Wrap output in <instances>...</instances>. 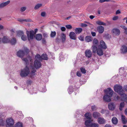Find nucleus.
I'll list each match as a JSON object with an SVG mask.
<instances>
[{"mask_svg":"<svg viewBox=\"0 0 127 127\" xmlns=\"http://www.w3.org/2000/svg\"><path fill=\"white\" fill-rule=\"evenodd\" d=\"M26 7H23L21 8L20 10L21 11L23 12L26 9Z\"/></svg>","mask_w":127,"mask_h":127,"instance_id":"obj_48","label":"nucleus"},{"mask_svg":"<svg viewBox=\"0 0 127 127\" xmlns=\"http://www.w3.org/2000/svg\"><path fill=\"white\" fill-rule=\"evenodd\" d=\"M91 34L93 36H95L96 35V33L95 32H92Z\"/></svg>","mask_w":127,"mask_h":127,"instance_id":"obj_56","label":"nucleus"},{"mask_svg":"<svg viewBox=\"0 0 127 127\" xmlns=\"http://www.w3.org/2000/svg\"><path fill=\"white\" fill-rule=\"evenodd\" d=\"M24 34V32L23 31H19L17 32V35L18 36H22Z\"/></svg>","mask_w":127,"mask_h":127,"instance_id":"obj_35","label":"nucleus"},{"mask_svg":"<svg viewBox=\"0 0 127 127\" xmlns=\"http://www.w3.org/2000/svg\"><path fill=\"white\" fill-rule=\"evenodd\" d=\"M42 43H45V39H43L42 40Z\"/></svg>","mask_w":127,"mask_h":127,"instance_id":"obj_63","label":"nucleus"},{"mask_svg":"<svg viewBox=\"0 0 127 127\" xmlns=\"http://www.w3.org/2000/svg\"><path fill=\"white\" fill-rule=\"evenodd\" d=\"M10 2V1L9 0H8L5 2H3L0 4V8L3 7L8 4Z\"/></svg>","mask_w":127,"mask_h":127,"instance_id":"obj_17","label":"nucleus"},{"mask_svg":"<svg viewBox=\"0 0 127 127\" xmlns=\"http://www.w3.org/2000/svg\"><path fill=\"white\" fill-rule=\"evenodd\" d=\"M108 106V108L110 110H113L114 109L115 106L114 104L112 103H109Z\"/></svg>","mask_w":127,"mask_h":127,"instance_id":"obj_22","label":"nucleus"},{"mask_svg":"<svg viewBox=\"0 0 127 127\" xmlns=\"http://www.w3.org/2000/svg\"><path fill=\"white\" fill-rule=\"evenodd\" d=\"M2 41L3 43H6L9 42L10 40L8 37L7 36H5L3 37L2 40Z\"/></svg>","mask_w":127,"mask_h":127,"instance_id":"obj_12","label":"nucleus"},{"mask_svg":"<svg viewBox=\"0 0 127 127\" xmlns=\"http://www.w3.org/2000/svg\"><path fill=\"white\" fill-rule=\"evenodd\" d=\"M78 38L79 40L81 41L84 40V38L83 37L82 35H81L78 37Z\"/></svg>","mask_w":127,"mask_h":127,"instance_id":"obj_50","label":"nucleus"},{"mask_svg":"<svg viewBox=\"0 0 127 127\" xmlns=\"http://www.w3.org/2000/svg\"><path fill=\"white\" fill-rule=\"evenodd\" d=\"M66 36L64 33L62 32L61 34V38L63 42H64L66 39Z\"/></svg>","mask_w":127,"mask_h":127,"instance_id":"obj_24","label":"nucleus"},{"mask_svg":"<svg viewBox=\"0 0 127 127\" xmlns=\"http://www.w3.org/2000/svg\"><path fill=\"white\" fill-rule=\"evenodd\" d=\"M87 26V25L85 24L82 23L81 24V26L82 27H85Z\"/></svg>","mask_w":127,"mask_h":127,"instance_id":"obj_52","label":"nucleus"},{"mask_svg":"<svg viewBox=\"0 0 127 127\" xmlns=\"http://www.w3.org/2000/svg\"><path fill=\"white\" fill-rule=\"evenodd\" d=\"M41 61L42 60H47L48 59V58L47 57V55L46 54H43L41 56Z\"/></svg>","mask_w":127,"mask_h":127,"instance_id":"obj_29","label":"nucleus"},{"mask_svg":"<svg viewBox=\"0 0 127 127\" xmlns=\"http://www.w3.org/2000/svg\"><path fill=\"white\" fill-rule=\"evenodd\" d=\"M98 43V41L97 40L96 38H94L93 41V45L96 46L97 45Z\"/></svg>","mask_w":127,"mask_h":127,"instance_id":"obj_34","label":"nucleus"},{"mask_svg":"<svg viewBox=\"0 0 127 127\" xmlns=\"http://www.w3.org/2000/svg\"><path fill=\"white\" fill-rule=\"evenodd\" d=\"M105 1H111L112 2H115V1H114L111 0H99V2L100 3H102Z\"/></svg>","mask_w":127,"mask_h":127,"instance_id":"obj_40","label":"nucleus"},{"mask_svg":"<svg viewBox=\"0 0 127 127\" xmlns=\"http://www.w3.org/2000/svg\"><path fill=\"white\" fill-rule=\"evenodd\" d=\"M46 14V13L44 12H42L41 14V15L42 17H44Z\"/></svg>","mask_w":127,"mask_h":127,"instance_id":"obj_54","label":"nucleus"},{"mask_svg":"<svg viewBox=\"0 0 127 127\" xmlns=\"http://www.w3.org/2000/svg\"><path fill=\"white\" fill-rule=\"evenodd\" d=\"M90 120H87L86 121L85 124L86 126H89L90 123Z\"/></svg>","mask_w":127,"mask_h":127,"instance_id":"obj_39","label":"nucleus"},{"mask_svg":"<svg viewBox=\"0 0 127 127\" xmlns=\"http://www.w3.org/2000/svg\"><path fill=\"white\" fill-rule=\"evenodd\" d=\"M85 39L87 42H88L92 41L93 39L92 37L90 36H87L85 37Z\"/></svg>","mask_w":127,"mask_h":127,"instance_id":"obj_20","label":"nucleus"},{"mask_svg":"<svg viewBox=\"0 0 127 127\" xmlns=\"http://www.w3.org/2000/svg\"><path fill=\"white\" fill-rule=\"evenodd\" d=\"M100 44L101 47L104 49H106L107 48L105 42L103 40H101L100 41Z\"/></svg>","mask_w":127,"mask_h":127,"instance_id":"obj_21","label":"nucleus"},{"mask_svg":"<svg viewBox=\"0 0 127 127\" xmlns=\"http://www.w3.org/2000/svg\"><path fill=\"white\" fill-rule=\"evenodd\" d=\"M85 116L87 119H91L89 113L87 112L86 113L85 115Z\"/></svg>","mask_w":127,"mask_h":127,"instance_id":"obj_38","label":"nucleus"},{"mask_svg":"<svg viewBox=\"0 0 127 127\" xmlns=\"http://www.w3.org/2000/svg\"><path fill=\"white\" fill-rule=\"evenodd\" d=\"M77 75L79 77H80L81 76V72L79 71H78L77 72Z\"/></svg>","mask_w":127,"mask_h":127,"instance_id":"obj_49","label":"nucleus"},{"mask_svg":"<svg viewBox=\"0 0 127 127\" xmlns=\"http://www.w3.org/2000/svg\"><path fill=\"white\" fill-rule=\"evenodd\" d=\"M121 27L122 28H123L125 30L127 28L124 26H121Z\"/></svg>","mask_w":127,"mask_h":127,"instance_id":"obj_60","label":"nucleus"},{"mask_svg":"<svg viewBox=\"0 0 127 127\" xmlns=\"http://www.w3.org/2000/svg\"><path fill=\"white\" fill-rule=\"evenodd\" d=\"M16 42V39L14 38H13L10 41V43L12 45H15Z\"/></svg>","mask_w":127,"mask_h":127,"instance_id":"obj_30","label":"nucleus"},{"mask_svg":"<svg viewBox=\"0 0 127 127\" xmlns=\"http://www.w3.org/2000/svg\"><path fill=\"white\" fill-rule=\"evenodd\" d=\"M98 122L100 124H104L106 122L105 120L102 118H100L98 119Z\"/></svg>","mask_w":127,"mask_h":127,"instance_id":"obj_15","label":"nucleus"},{"mask_svg":"<svg viewBox=\"0 0 127 127\" xmlns=\"http://www.w3.org/2000/svg\"><path fill=\"white\" fill-rule=\"evenodd\" d=\"M97 30L99 33L101 34L104 31V28L101 26H100L97 27Z\"/></svg>","mask_w":127,"mask_h":127,"instance_id":"obj_14","label":"nucleus"},{"mask_svg":"<svg viewBox=\"0 0 127 127\" xmlns=\"http://www.w3.org/2000/svg\"><path fill=\"white\" fill-rule=\"evenodd\" d=\"M15 127H23V125L21 123L19 122L16 124Z\"/></svg>","mask_w":127,"mask_h":127,"instance_id":"obj_32","label":"nucleus"},{"mask_svg":"<svg viewBox=\"0 0 127 127\" xmlns=\"http://www.w3.org/2000/svg\"><path fill=\"white\" fill-rule=\"evenodd\" d=\"M99 115V114L96 112H94L93 113V116L95 118H97Z\"/></svg>","mask_w":127,"mask_h":127,"instance_id":"obj_31","label":"nucleus"},{"mask_svg":"<svg viewBox=\"0 0 127 127\" xmlns=\"http://www.w3.org/2000/svg\"><path fill=\"white\" fill-rule=\"evenodd\" d=\"M125 104L124 102H121L120 105L119 109L120 110L122 111L123 108L125 106Z\"/></svg>","mask_w":127,"mask_h":127,"instance_id":"obj_26","label":"nucleus"},{"mask_svg":"<svg viewBox=\"0 0 127 127\" xmlns=\"http://www.w3.org/2000/svg\"><path fill=\"white\" fill-rule=\"evenodd\" d=\"M42 5L41 4H38L35 6L34 7L35 10H37L40 7L42 6Z\"/></svg>","mask_w":127,"mask_h":127,"instance_id":"obj_37","label":"nucleus"},{"mask_svg":"<svg viewBox=\"0 0 127 127\" xmlns=\"http://www.w3.org/2000/svg\"><path fill=\"white\" fill-rule=\"evenodd\" d=\"M97 54L99 56H101L103 54V52L101 48H98L96 52Z\"/></svg>","mask_w":127,"mask_h":127,"instance_id":"obj_16","label":"nucleus"},{"mask_svg":"<svg viewBox=\"0 0 127 127\" xmlns=\"http://www.w3.org/2000/svg\"><path fill=\"white\" fill-rule=\"evenodd\" d=\"M104 127H111L110 125L106 124L105 126Z\"/></svg>","mask_w":127,"mask_h":127,"instance_id":"obj_59","label":"nucleus"},{"mask_svg":"<svg viewBox=\"0 0 127 127\" xmlns=\"http://www.w3.org/2000/svg\"><path fill=\"white\" fill-rule=\"evenodd\" d=\"M118 18V17L117 16H115L113 18V20H117Z\"/></svg>","mask_w":127,"mask_h":127,"instance_id":"obj_55","label":"nucleus"},{"mask_svg":"<svg viewBox=\"0 0 127 127\" xmlns=\"http://www.w3.org/2000/svg\"><path fill=\"white\" fill-rule=\"evenodd\" d=\"M123 88L124 90L127 92V85H124L123 87Z\"/></svg>","mask_w":127,"mask_h":127,"instance_id":"obj_53","label":"nucleus"},{"mask_svg":"<svg viewBox=\"0 0 127 127\" xmlns=\"http://www.w3.org/2000/svg\"><path fill=\"white\" fill-rule=\"evenodd\" d=\"M95 17V16H93V15H90V18L91 19H93Z\"/></svg>","mask_w":127,"mask_h":127,"instance_id":"obj_58","label":"nucleus"},{"mask_svg":"<svg viewBox=\"0 0 127 127\" xmlns=\"http://www.w3.org/2000/svg\"><path fill=\"white\" fill-rule=\"evenodd\" d=\"M22 59L23 61L25 62L26 64V65L27 66L29 64V60L31 62H32L33 61V59L31 58L29 56L28 57H27L26 58H22Z\"/></svg>","mask_w":127,"mask_h":127,"instance_id":"obj_5","label":"nucleus"},{"mask_svg":"<svg viewBox=\"0 0 127 127\" xmlns=\"http://www.w3.org/2000/svg\"><path fill=\"white\" fill-rule=\"evenodd\" d=\"M4 29L3 26L2 25H0V30H2Z\"/></svg>","mask_w":127,"mask_h":127,"instance_id":"obj_62","label":"nucleus"},{"mask_svg":"<svg viewBox=\"0 0 127 127\" xmlns=\"http://www.w3.org/2000/svg\"><path fill=\"white\" fill-rule=\"evenodd\" d=\"M125 33L126 34H127V28L125 30Z\"/></svg>","mask_w":127,"mask_h":127,"instance_id":"obj_64","label":"nucleus"},{"mask_svg":"<svg viewBox=\"0 0 127 127\" xmlns=\"http://www.w3.org/2000/svg\"><path fill=\"white\" fill-rule=\"evenodd\" d=\"M65 27L66 28L68 29H70L72 28V27L71 25H67L65 26Z\"/></svg>","mask_w":127,"mask_h":127,"instance_id":"obj_46","label":"nucleus"},{"mask_svg":"<svg viewBox=\"0 0 127 127\" xmlns=\"http://www.w3.org/2000/svg\"><path fill=\"white\" fill-rule=\"evenodd\" d=\"M31 67L32 70L30 73L29 67L27 65H26L25 68L21 69L20 74L22 77H25L28 76L29 75L31 78H33L34 77L36 70L32 65H31Z\"/></svg>","mask_w":127,"mask_h":127,"instance_id":"obj_1","label":"nucleus"},{"mask_svg":"<svg viewBox=\"0 0 127 127\" xmlns=\"http://www.w3.org/2000/svg\"><path fill=\"white\" fill-rule=\"evenodd\" d=\"M7 124V126H9V127H12L11 126H13L14 123V121L11 118H8L6 120Z\"/></svg>","mask_w":127,"mask_h":127,"instance_id":"obj_6","label":"nucleus"},{"mask_svg":"<svg viewBox=\"0 0 127 127\" xmlns=\"http://www.w3.org/2000/svg\"><path fill=\"white\" fill-rule=\"evenodd\" d=\"M82 29L81 28H77L75 29V32L76 34H79L82 31Z\"/></svg>","mask_w":127,"mask_h":127,"instance_id":"obj_25","label":"nucleus"},{"mask_svg":"<svg viewBox=\"0 0 127 127\" xmlns=\"http://www.w3.org/2000/svg\"><path fill=\"white\" fill-rule=\"evenodd\" d=\"M121 119L123 123L126 124L127 122V119L126 117L122 115H121Z\"/></svg>","mask_w":127,"mask_h":127,"instance_id":"obj_18","label":"nucleus"},{"mask_svg":"<svg viewBox=\"0 0 127 127\" xmlns=\"http://www.w3.org/2000/svg\"><path fill=\"white\" fill-rule=\"evenodd\" d=\"M112 32L113 35H119L120 33V30L117 28H114L112 29Z\"/></svg>","mask_w":127,"mask_h":127,"instance_id":"obj_10","label":"nucleus"},{"mask_svg":"<svg viewBox=\"0 0 127 127\" xmlns=\"http://www.w3.org/2000/svg\"><path fill=\"white\" fill-rule=\"evenodd\" d=\"M122 86L116 85L114 87V90L116 92L118 93L119 95H125L124 92L122 89Z\"/></svg>","mask_w":127,"mask_h":127,"instance_id":"obj_3","label":"nucleus"},{"mask_svg":"<svg viewBox=\"0 0 127 127\" xmlns=\"http://www.w3.org/2000/svg\"><path fill=\"white\" fill-rule=\"evenodd\" d=\"M35 60L39 61H41V57L39 54H37L35 56Z\"/></svg>","mask_w":127,"mask_h":127,"instance_id":"obj_28","label":"nucleus"},{"mask_svg":"<svg viewBox=\"0 0 127 127\" xmlns=\"http://www.w3.org/2000/svg\"><path fill=\"white\" fill-rule=\"evenodd\" d=\"M24 52L25 53V54H27L29 53L30 52V51L26 47H24Z\"/></svg>","mask_w":127,"mask_h":127,"instance_id":"obj_36","label":"nucleus"},{"mask_svg":"<svg viewBox=\"0 0 127 127\" xmlns=\"http://www.w3.org/2000/svg\"><path fill=\"white\" fill-rule=\"evenodd\" d=\"M26 33L29 41H30V40L33 39L34 36V32L33 31H26Z\"/></svg>","mask_w":127,"mask_h":127,"instance_id":"obj_4","label":"nucleus"},{"mask_svg":"<svg viewBox=\"0 0 127 127\" xmlns=\"http://www.w3.org/2000/svg\"><path fill=\"white\" fill-rule=\"evenodd\" d=\"M56 34V32L55 31L52 32L51 31V37H53L55 36Z\"/></svg>","mask_w":127,"mask_h":127,"instance_id":"obj_41","label":"nucleus"},{"mask_svg":"<svg viewBox=\"0 0 127 127\" xmlns=\"http://www.w3.org/2000/svg\"><path fill=\"white\" fill-rule=\"evenodd\" d=\"M61 30L63 32H64L65 31L66 29L64 27H61Z\"/></svg>","mask_w":127,"mask_h":127,"instance_id":"obj_51","label":"nucleus"},{"mask_svg":"<svg viewBox=\"0 0 127 127\" xmlns=\"http://www.w3.org/2000/svg\"><path fill=\"white\" fill-rule=\"evenodd\" d=\"M81 71L84 74L86 72V71L85 69L81 67L80 68Z\"/></svg>","mask_w":127,"mask_h":127,"instance_id":"obj_45","label":"nucleus"},{"mask_svg":"<svg viewBox=\"0 0 127 127\" xmlns=\"http://www.w3.org/2000/svg\"><path fill=\"white\" fill-rule=\"evenodd\" d=\"M97 24L98 25H102L104 26H106V24L103 22L100 21H98L96 22Z\"/></svg>","mask_w":127,"mask_h":127,"instance_id":"obj_33","label":"nucleus"},{"mask_svg":"<svg viewBox=\"0 0 127 127\" xmlns=\"http://www.w3.org/2000/svg\"><path fill=\"white\" fill-rule=\"evenodd\" d=\"M18 21L20 22H22L24 21H28L26 19L20 18L18 19Z\"/></svg>","mask_w":127,"mask_h":127,"instance_id":"obj_44","label":"nucleus"},{"mask_svg":"<svg viewBox=\"0 0 127 127\" xmlns=\"http://www.w3.org/2000/svg\"><path fill=\"white\" fill-rule=\"evenodd\" d=\"M5 121L2 119H0V126H3L5 125Z\"/></svg>","mask_w":127,"mask_h":127,"instance_id":"obj_43","label":"nucleus"},{"mask_svg":"<svg viewBox=\"0 0 127 127\" xmlns=\"http://www.w3.org/2000/svg\"><path fill=\"white\" fill-rule=\"evenodd\" d=\"M23 41H26L27 39V38L26 36L24 34L21 37Z\"/></svg>","mask_w":127,"mask_h":127,"instance_id":"obj_42","label":"nucleus"},{"mask_svg":"<svg viewBox=\"0 0 127 127\" xmlns=\"http://www.w3.org/2000/svg\"><path fill=\"white\" fill-rule=\"evenodd\" d=\"M92 52L90 50L87 49L85 52V56L88 58H91L92 55Z\"/></svg>","mask_w":127,"mask_h":127,"instance_id":"obj_8","label":"nucleus"},{"mask_svg":"<svg viewBox=\"0 0 127 127\" xmlns=\"http://www.w3.org/2000/svg\"><path fill=\"white\" fill-rule=\"evenodd\" d=\"M42 37V35L41 34H37L36 35V38L37 40H40L41 39Z\"/></svg>","mask_w":127,"mask_h":127,"instance_id":"obj_27","label":"nucleus"},{"mask_svg":"<svg viewBox=\"0 0 127 127\" xmlns=\"http://www.w3.org/2000/svg\"><path fill=\"white\" fill-rule=\"evenodd\" d=\"M121 13L120 11L119 10H117L116 12V14H120Z\"/></svg>","mask_w":127,"mask_h":127,"instance_id":"obj_57","label":"nucleus"},{"mask_svg":"<svg viewBox=\"0 0 127 127\" xmlns=\"http://www.w3.org/2000/svg\"><path fill=\"white\" fill-rule=\"evenodd\" d=\"M97 109L95 105L92 106V111H95Z\"/></svg>","mask_w":127,"mask_h":127,"instance_id":"obj_47","label":"nucleus"},{"mask_svg":"<svg viewBox=\"0 0 127 127\" xmlns=\"http://www.w3.org/2000/svg\"><path fill=\"white\" fill-rule=\"evenodd\" d=\"M16 55L18 57L22 58L25 55V53L23 50H20L17 52Z\"/></svg>","mask_w":127,"mask_h":127,"instance_id":"obj_9","label":"nucleus"},{"mask_svg":"<svg viewBox=\"0 0 127 127\" xmlns=\"http://www.w3.org/2000/svg\"><path fill=\"white\" fill-rule=\"evenodd\" d=\"M112 123L114 125L117 124L118 123V120L117 118L115 117H113L112 119Z\"/></svg>","mask_w":127,"mask_h":127,"instance_id":"obj_23","label":"nucleus"},{"mask_svg":"<svg viewBox=\"0 0 127 127\" xmlns=\"http://www.w3.org/2000/svg\"><path fill=\"white\" fill-rule=\"evenodd\" d=\"M125 113L126 115H127V108H126L125 109Z\"/></svg>","mask_w":127,"mask_h":127,"instance_id":"obj_61","label":"nucleus"},{"mask_svg":"<svg viewBox=\"0 0 127 127\" xmlns=\"http://www.w3.org/2000/svg\"><path fill=\"white\" fill-rule=\"evenodd\" d=\"M41 64L40 61L35 60L34 62V66L36 69H38L41 67Z\"/></svg>","mask_w":127,"mask_h":127,"instance_id":"obj_7","label":"nucleus"},{"mask_svg":"<svg viewBox=\"0 0 127 127\" xmlns=\"http://www.w3.org/2000/svg\"><path fill=\"white\" fill-rule=\"evenodd\" d=\"M91 49L93 53H95L97 51V48L96 45H93L91 47Z\"/></svg>","mask_w":127,"mask_h":127,"instance_id":"obj_19","label":"nucleus"},{"mask_svg":"<svg viewBox=\"0 0 127 127\" xmlns=\"http://www.w3.org/2000/svg\"><path fill=\"white\" fill-rule=\"evenodd\" d=\"M121 53L125 54L127 52V47L125 45L122 46L121 49Z\"/></svg>","mask_w":127,"mask_h":127,"instance_id":"obj_11","label":"nucleus"},{"mask_svg":"<svg viewBox=\"0 0 127 127\" xmlns=\"http://www.w3.org/2000/svg\"><path fill=\"white\" fill-rule=\"evenodd\" d=\"M105 95L104 96L103 99L104 101L109 102L111 101V97L112 96L113 94V91L110 88H107L104 91Z\"/></svg>","mask_w":127,"mask_h":127,"instance_id":"obj_2","label":"nucleus"},{"mask_svg":"<svg viewBox=\"0 0 127 127\" xmlns=\"http://www.w3.org/2000/svg\"><path fill=\"white\" fill-rule=\"evenodd\" d=\"M69 36L70 38L71 39L75 40L76 39V35L75 33L73 32H71L70 33Z\"/></svg>","mask_w":127,"mask_h":127,"instance_id":"obj_13","label":"nucleus"}]
</instances>
